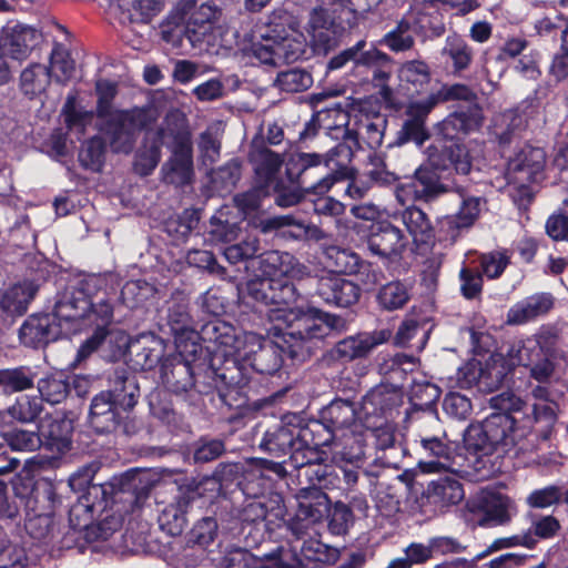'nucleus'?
Here are the masks:
<instances>
[{
  "label": "nucleus",
  "mask_w": 568,
  "mask_h": 568,
  "mask_svg": "<svg viewBox=\"0 0 568 568\" xmlns=\"http://www.w3.org/2000/svg\"><path fill=\"white\" fill-rule=\"evenodd\" d=\"M7 455L9 450L20 453H32L42 447L39 429L28 430L21 427H11L0 433Z\"/></svg>",
  "instance_id": "nucleus-49"
},
{
  "label": "nucleus",
  "mask_w": 568,
  "mask_h": 568,
  "mask_svg": "<svg viewBox=\"0 0 568 568\" xmlns=\"http://www.w3.org/2000/svg\"><path fill=\"white\" fill-rule=\"evenodd\" d=\"M483 123V108L456 109L434 125V138L466 142V136L479 131Z\"/></svg>",
  "instance_id": "nucleus-20"
},
{
  "label": "nucleus",
  "mask_w": 568,
  "mask_h": 568,
  "mask_svg": "<svg viewBox=\"0 0 568 568\" xmlns=\"http://www.w3.org/2000/svg\"><path fill=\"white\" fill-rule=\"evenodd\" d=\"M176 349L175 354L162 359L160 377L169 392L191 397L192 384H194V358L197 353H203V347L196 342H191Z\"/></svg>",
  "instance_id": "nucleus-10"
},
{
  "label": "nucleus",
  "mask_w": 568,
  "mask_h": 568,
  "mask_svg": "<svg viewBox=\"0 0 568 568\" xmlns=\"http://www.w3.org/2000/svg\"><path fill=\"white\" fill-rule=\"evenodd\" d=\"M61 500L55 491L54 484L43 477H39L38 487L31 498L27 501L24 510L27 516L37 519L50 518L54 515L55 507Z\"/></svg>",
  "instance_id": "nucleus-40"
},
{
  "label": "nucleus",
  "mask_w": 568,
  "mask_h": 568,
  "mask_svg": "<svg viewBox=\"0 0 568 568\" xmlns=\"http://www.w3.org/2000/svg\"><path fill=\"white\" fill-rule=\"evenodd\" d=\"M524 402L509 393L490 398V406L496 409L480 424L483 433L497 447L500 454H508L519 445V438L526 437V427L517 425L515 414L521 413Z\"/></svg>",
  "instance_id": "nucleus-7"
},
{
  "label": "nucleus",
  "mask_w": 568,
  "mask_h": 568,
  "mask_svg": "<svg viewBox=\"0 0 568 568\" xmlns=\"http://www.w3.org/2000/svg\"><path fill=\"white\" fill-rule=\"evenodd\" d=\"M408 242L403 231L388 221L372 223L367 235V247L381 258L396 262L402 258Z\"/></svg>",
  "instance_id": "nucleus-24"
},
{
  "label": "nucleus",
  "mask_w": 568,
  "mask_h": 568,
  "mask_svg": "<svg viewBox=\"0 0 568 568\" xmlns=\"http://www.w3.org/2000/svg\"><path fill=\"white\" fill-rule=\"evenodd\" d=\"M413 33L414 30L409 23V18L404 16L396 27L385 33L377 43L387 47L393 52H404L410 50L415 44Z\"/></svg>",
  "instance_id": "nucleus-57"
},
{
  "label": "nucleus",
  "mask_w": 568,
  "mask_h": 568,
  "mask_svg": "<svg viewBox=\"0 0 568 568\" xmlns=\"http://www.w3.org/2000/svg\"><path fill=\"white\" fill-rule=\"evenodd\" d=\"M557 405L554 402L535 403L531 406V417L527 416L525 424L526 436L531 433L535 425H540V437L548 439L557 422Z\"/></svg>",
  "instance_id": "nucleus-52"
},
{
  "label": "nucleus",
  "mask_w": 568,
  "mask_h": 568,
  "mask_svg": "<svg viewBox=\"0 0 568 568\" xmlns=\"http://www.w3.org/2000/svg\"><path fill=\"white\" fill-rule=\"evenodd\" d=\"M430 138V131L420 120L405 119L389 146H403L405 144L413 143L420 149Z\"/></svg>",
  "instance_id": "nucleus-62"
},
{
  "label": "nucleus",
  "mask_w": 568,
  "mask_h": 568,
  "mask_svg": "<svg viewBox=\"0 0 568 568\" xmlns=\"http://www.w3.org/2000/svg\"><path fill=\"white\" fill-rule=\"evenodd\" d=\"M101 280L94 275L75 280L69 284L61 294L63 304L60 305V315L65 323L87 321L95 327L110 328L113 323L114 308L105 298H98Z\"/></svg>",
  "instance_id": "nucleus-5"
},
{
  "label": "nucleus",
  "mask_w": 568,
  "mask_h": 568,
  "mask_svg": "<svg viewBox=\"0 0 568 568\" xmlns=\"http://www.w3.org/2000/svg\"><path fill=\"white\" fill-rule=\"evenodd\" d=\"M283 326H274V339H263L258 348L253 351L250 356L251 367L261 375H274L290 361V365L295 366L305 363L307 359H302L294 356L293 351L302 341L298 336L288 335V320L286 312L283 314Z\"/></svg>",
  "instance_id": "nucleus-8"
},
{
  "label": "nucleus",
  "mask_w": 568,
  "mask_h": 568,
  "mask_svg": "<svg viewBox=\"0 0 568 568\" xmlns=\"http://www.w3.org/2000/svg\"><path fill=\"white\" fill-rule=\"evenodd\" d=\"M267 500H247L242 509L233 506L234 513L227 515L229 525H226V529L236 530L240 526L244 528V525H252L256 530H260L267 514Z\"/></svg>",
  "instance_id": "nucleus-48"
},
{
  "label": "nucleus",
  "mask_w": 568,
  "mask_h": 568,
  "mask_svg": "<svg viewBox=\"0 0 568 568\" xmlns=\"http://www.w3.org/2000/svg\"><path fill=\"white\" fill-rule=\"evenodd\" d=\"M318 415L337 434V432L347 429L355 423L357 413L353 402L335 398L324 406Z\"/></svg>",
  "instance_id": "nucleus-43"
},
{
  "label": "nucleus",
  "mask_w": 568,
  "mask_h": 568,
  "mask_svg": "<svg viewBox=\"0 0 568 568\" xmlns=\"http://www.w3.org/2000/svg\"><path fill=\"white\" fill-rule=\"evenodd\" d=\"M236 471L234 465L219 464L211 476L184 477L175 480L176 491L161 510L158 521L162 530L179 536L187 524V513L197 501H211L220 495L222 480Z\"/></svg>",
  "instance_id": "nucleus-4"
},
{
  "label": "nucleus",
  "mask_w": 568,
  "mask_h": 568,
  "mask_svg": "<svg viewBox=\"0 0 568 568\" xmlns=\"http://www.w3.org/2000/svg\"><path fill=\"white\" fill-rule=\"evenodd\" d=\"M426 154L427 163L445 176H465L473 170V155L466 142L434 138Z\"/></svg>",
  "instance_id": "nucleus-13"
},
{
  "label": "nucleus",
  "mask_w": 568,
  "mask_h": 568,
  "mask_svg": "<svg viewBox=\"0 0 568 568\" xmlns=\"http://www.w3.org/2000/svg\"><path fill=\"white\" fill-rule=\"evenodd\" d=\"M434 93L439 104L448 102H464L465 104L458 105L457 109H471L473 106L481 108L476 91L465 83H443Z\"/></svg>",
  "instance_id": "nucleus-51"
},
{
  "label": "nucleus",
  "mask_w": 568,
  "mask_h": 568,
  "mask_svg": "<svg viewBox=\"0 0 568 568\" xmlns=\"http://www.w3.org/2000/svg\"><path fill=\"white\" fill-rule=\"evenodd\" d=\"M404 404V393L390 384L373 387L362 399L363 422H394Z\"/></svg>",
  "instance_id": "nucleus-15"
},
{
  "label": "nucleus",
  "mask_w": 568,
  "mask_h": 568,
  "mask_svg": "<svg viewBox=\"0 0 568 568\" xmlns=\"http://www.w3.org/2000/svg\"><path fill=\"white\" fill-rule=\"evenodd\" d=\"M106 143L100 135H94L82 145L78 160L80 165L92 172H101L105 163Z\"/></svg>",
  "instance_id": "nucleus-60"
},
{
  "label": "nucleus",
  "mask_w": 568,
  "mask_h": 568,
  "mask_svg": "<svg viewBox=\"0 0 568 568\" xmlns=\"http://www.w3.org/2000/svg\"><path fill=\"white\" fill-rule=\"evenodd\" d=\"M409 298L408 287L398 280L382 285L376 294L378 306L389 312L403 308Z\"/></svg>",
  "instance_id": "nucleus-56"
},
{
  "label": "nucleus",
  "mask_w": 568,
  "mask_h": 568,
  "mask_svg": "<svg viewBox=\"0 0 568 568\" xmlns=\"http://www.w3.org/2000/svg\"><path fill=\"white\" fill-rule=\"evenodd\" d=\"M111 399L126 412L138 404L140 386L136 376L125 367L115 368L109 376V389L105 390Z\"/></svg>",
  "instance_id": "nucleus-33"
},
{
  "label": "nucleus",
  "mask_w": 568,
  "mask_h": 568,
  "mask_svg": "<svg viewBox=\"0 0 568 568\" xmlns=\"http://www.w3.org/2000/svg\"><path fill=\"white\" fill-rule=\"evenodd\" d=\"M85 383V379L74 377L71 384L69 376L62 372H57L39 378L37 381V387L40 393L41 402L44 400L54 405L62 403L68 397L71 392V386H73L78 395H81L80 388L82 384Z\"/></svg>",
  "instance_id": "nucleus-35"
},
{
  "label": "nucleus",
  "mask_w": 568,
  "mask_h": 568,
  "mask_svg": "<svg viewBox=\"0 0 568 568\" xmlns=\"http://www.w3.org/2000/svg\"><path fill=\"white\" fill-rule=\"evenodd\" d=\"M315 294L327 305L347 308L358 303L362 288L345 275L328 272L316 280Z\"/></svg>",
  "instance_id": "nucleus-21"
},
{
  "label": "nucleus",
  "mask_w": 568,
  "mask_h": 568,
  "mask_svg": "<svg viewBox=\"0 0 568 568\" xmlns=\"http://www.w3.org/2000/svg\"><path fill=\"white\" fill-rule=\"evenodd\" d=\"M62 304L60 295L51 313L29 315L19 328L20 343L26 347L40 349L55 342L62 334V322H64L59 312V306Z\"/></svg>",
  "instance_id": "nucleus-14"
},
{
  "label": "nucleus",
  "mask_w": 568,
  "mask_h": 568,
  "mask_svg": "<svg viewBox=\"0 0 568 568\" xmlns=\"http://www.w3.org/2000/svg\"><path fill=\"white\" fill-rule=\"evenodd\" d=\"M443 54L452 60L454 74H460L467 70L474 59L473 48L457 34L446 38Z\"/></svg>",
  "instance_id": "nucleus-53"
},
{
  "label": "nucleus",
  "mask_w": 568,
  "mask_h": 568,
  "mask_svg": "<svg viewBox=\"0 0 568 568\" xmlns=\"http://www.w3.org/2000/svg\"><path fill=\"white\" fill-rule=\"evenodd\" d=\"M151 134L169 150L184 149L193 145L189 120L178 109L169 111L161 125Z\"/></svg>",
  "instance_id": "nucleus-27"
},
{
  "label": "nucleus",
  "mask_w": 568,
  "mask_h": 568,
  "mask_svg": "<svg viewBox=\"0 0 568 568\" xmlns=\"http://www.w3.org/2000/svg\"><path fill=\"white\" fill-rule=\"evenodd\" d=\"M546 152L541 148L525 145L507 162L506 178L508 183L527 189L532 183L544 180Z\"/></svg>",
  "instance_id": "nucleus-16"
},
{
  "label": "nucleus",
  "mask_w": 568,
  "mask_h": 568,
  "mask_svg": "<svg viewBox=\"0 0 568 568\" xmlns=\"http://www.w3.org/2000/svg\"><path fill=\"white\" fill-rule=\"evenodd\" d=\"M508 356L513 358L516 367L529 368L530 376L538 382L548 381L555 369L552 361L546 357L530 336L514 342L508 348Z\"/></svg>",
  "instance_id": "nucleus-25"
},
{
  "label": "nucleus",
  "mask_w": 568,
  "mask_h": 568,
  "mask_svg": "<svg viewBox=\"0 0 568 568\" xmlns=\"http://www.w3.org/2000/svg\"><path fill=\"white\" fill-rule=\"evenodd\" d=\"M214 317L205 322L195 335L205 344V354L212 355L215 352L227 355V357L239 358L240 339L236 335V328L217 317L219 313L211 311Z\"/></svg>",
  "instance_id": "nucleus-23"
},
{
  "label": "nucleus",
  "mask_w": 568,
  "mask_h": 568,
  "mask_svg": "<svg viewBox=\"0 0 568 568\" xmlns=\"http://www.w3.org/2000/svg\"><path fill=\"white\" fill-rule=\"evenodd\" d=\"M554 306V297L549 293L528 296L514 304L507 313V323L520 325L547 314Z\"/></svg>",
  "instance_id": "nucleus-38"
},
{
  "label": "nucleus",
  "mask_w": 568,
  "mask_h": 568,
  "mask_svg": "<svg viewBox=\"0 0 568 568\" xmlns=\"http://www.w3.org/2000/svg\"><path fill=\"white\" fill-rule=\"evenodd\" d=\"M51 83L49 68L41 63H31L20 74L19 88L24 97L30 100L45 92Z\"/></svg>",
  "instance_id": "nucleus-45"
},
{
  "label": "nucleus",
  "mask_w": 568,
  "mask_h": 568,
  "mask_svg": "<svg viewBox=\"0 0 568 568\" xmlns=\"http://www.w3.org/2000/svg\"><path fill=\"white\" fill-rule=\"evenodd\" d=\"M440 175L443 174L428 163L419 165L409 181L398 186L397 196L400 199L404 194L417 202L432 203L449 190L448 185L442 182Z\"/></svg>",
  "instance_id": "nucleus-22"
},
{
  "label": "nucleus",
  "mask_w": 568,
  "mask_h": 568,
  "mask_svg": "<svg viewBox=\"0 0 568 568\" xmlns=\"http://www.w3.org/2000/svg\"><path fill=\"white\" fill-rule=\"evenodd\" d=\"M399 79L410 85L414 93H420L430 83V67L423 60L406 61L399 69ZM408 90H410L409 87Z\"/></svg>",
  "instance_id": "nucleus-55"
},
{
  "label": "nucleus",
  "mask_w": 568,
  "mask_h": 568,
  "mask_svg": "<svg viewBox=\"0 0 568 568\" xmlns=\"http://www.w3.org/2000/svg\"><path fill=\"white\" fill-rule=\"evenodd\" d=\"M313 84L312 74L305 69L290 68L277 73L275 85L285 92L297 93L310 89Z\"/></svg>",
  "instance_id": "nucleus-63"
},
{
  "label": "nucleus",
  "mask_w": 568,
  "mask_h": 568,
  "mask_svg": "<svg viewBox=\"0 0 568 568\" xmlns=\"http://www.w3.org/2000/svg\"><path fill=\"white\" fill-rule=\"evenodd\" d=\"M399 219L419 250H432L436 243V229L426 212L416 205L405 207Z\"/></svg>",
  "instance_id": "nucleus-31"
},
{
  "label": "nucleus",
  "mask_w": 568,
  "mask_h": 568,
  "mask_svg": "<svg viewBox=\"0 0 568 568\" xmlns=\"http://www.w3.org/2000/svg\"><path fill=\"white\" fill-rule=\"evenodd\" d=\"M392 335L393 332L389 328L363 331L348 335L337 341L325 353L324 361L328 365H346L357 359H366L377 346L388 342Z\"/></svg>",
  "instance_id": "nucleus-12"
},
{
  "label": "nucleus",
  "mask_w": 568,
  "mask_h": 568,
  "mask_svg": "<svg viewBox=\"0 0 568 568\" xmlns=\"http://www.w3.org/2000/svg\"><path fill=\"white\" fill-rule=\"evenodd\" d=\"M42 446L51 453L63 455L72 448L74 423L65 415L48 416L38 424Z\"/></svg>",
  "instance_id": "nucleus-26"
},
{
  "label": "nucleus",
  "mask_w": 568,
  "mask_h": 568,
  "mask_svg": "<svg viewBox=\"0 0 568 568\" xmlns=\"http://www.w3.org/2000/svg\"><path fill=\"white\" fill-rule=\"evenodd\" d=\"M362 47L354 59L355 68H366L372 71V82L383 91H389L388 81L393 71V59L378 50L374 44L369 49Z\"/></svg>",
  "instance_id": "nucleus-32"
},
{
  "label": "nucleus",
  "mask_w": 568,
  "mask_h": 568,
  "mask_svg": "<svg viewBox=\"0 0 568 568\" xmlns=\"http://www.w3.org/2000/svg\"><path fill=\"white\" fill-rule=\"evenodd\" d=\"M481 368L483 392L491 393L513 378L516 366L513 358L508 356V353L504 355L503 353L494 352L484 364L481 363Z\"/></svg>",
  "instance_id": "nucleus-36"
},
{
  "label": "nucleus",
  "mask_w": 568,
  "mask_h": 568,
  "mask_svg": "<svg viewBox=\"0 0 568 568\" xmlns=\"http://www.w3.org/2000/svg\"><path fill=\"white\" fill-rule=\"evenodd\" d=\"M41 41V32L32 27L22 24L4 28L0 36L2 49L12 60L18 61L27 59Z\"/></svg>",
  "instance_id": "nucleus-28"
},
{
  "label": "nucleus",
  "mask_w": 568,
  "mask_h": 568,
  "mask_svg": "<svg viewBox=\"0 0 568 568\" xmlns=\"http://www.w3.org/2000/svg\"><path fill=\"white\" fill-rule=\"evenodd\" d=\"M72 490H84L77 505L69 510V521L73 529H84L92 523L94 513H102L119 501L140 505L151 491L150 483H142L138 474L126 471L110 481L93 484L92 477L85 473H74L69 478Z\"/></svg>",
  "instance_id": "nucleus-1"
},
{
  "label": "nucleus",
  "mask_w": 568,
  "mask_h": 568,
  "mask_svg": "<svg viewBox=\"0 0 568 568\" xmlns=\"http://www.w3.org/2000/svg\"><path fill=\"white\" fill-rule=\"evenodd\" d=\"M213 29L211 7L202 6L199 11L193 12L182 28V34L193 45L204 41L205 37Z\"/></svg>",
  "instance_id": "nucleus-54"
},
{
  "label": "nucleus",
  "mask_w": 568,
  "mask_h": 568,
  "mask_svg": "<svg viewBox=\"0 0 568 568\" xmlns=\"http://www.w3.org/2000/svg\"><path fill=\"white\" fill-rule=\"evenodd\" d=\"M286 312L288 320V335L298 336L302 343L294 356L310 359L317 348L318 342L329 335L331 332L343 333L348 329V321L337 314H333L314 306L292 307Z\"/></svg>",
  "instance_id": "nucleus-6"
},
{
  "label": "nucleus",
  "mask_w": 568,
  "mask_h": 568,
  "mask_svg": "<svg viewBox=\"0 0 568 568\" xmlns=\"http://www.w3.org/2000/svg\"><path fill=\"white\" fill-rule=\"evenodd\" d=\"M210 503L212 514L195 520L186 534V544L190 547L207 550L216 541L220 527L226 529V525H229L227 515L234 513L231 503H212V500Z\"/></svg>",
  "instance_id": "nucleus-19"
},
{
  "label": "nucleus",
  "mask_w": 568,
  "mask_h": 568,
  "mask_svg": "<svg viewBox=\"0 0 568 568\" xmlns=\"http://www.w3.org/2000/svg\"><path fill=\"white\" fill-rule=\"evenodd\" d=\"M170 151L171 156L162 166L165 181L176 185L189 184L194 175L193 145Z\"/></svg>",
  "instance_id": "nucleus-41"
},
{
  "label": "nucleus",
  "mask_w": 568,
  "mask_h": 568,
  "mask_svg": "<svg viewBox=\"0 0 568 568\" xmlns=\"http://www.w3.org/2000/svg\"><path fill=\"white\" fill-rule=\"evenodd\" d=\"M334 459L337 463L349 464L362 467L366 459V439L363 434L344 436L342 447L335 453Z\"/></svg>",
  "instance_id": "nucleus-61"
},
{
  "label": "nucleus",
  "mask_w": 568,
  "mask_h": 568,
  "mask_svg": "<svg viewBox=\"0 0 568 568\" xmlns=\"http://www.w3.org/2000/svg\"><path fill=\"white\" fill-rule=\"evenodd\" d=\"M406 17L409 18L414 33L425 39L438 38L445 32L444 17L434 0L425 1Z\"/></svg>",
  "instance_id": "nucleus-34"
},
{
  "label": "nucleus",
  "mask_w": 568,
  "mask_h": 568,
  "mask_svg": "<svg viewBox=\"0 0 568 568\" xmlns=\"http://www.w3.org/2000/svg\"><path fill=\"white\" fill-rule=\"evenodd\" d=\"M38 372L28 365L0 369V389L4 394L24 392L34 387Z\"/></svg>",
  "instance_id": "nucleus-47"
},
{
  "label": "nucleus",
  "mask_w": 568,
  "mask_h": 568,
  "mask_svg": "<svg viewBox=\"0 0 568 568\" xmlns=\"http://www.w3.org/2000/svg\"><path fill=\"white\" fill-rule=\"evenodd\" d=\"M106 392L97 394L90 404L89 423L97 434L135 435L140 425L124 408L116 405Z\"/></svg>",
  "instance_id": "nucleus-11"
},
{
  "label": "nucleus",
  "mask_w": 568,
  "mask_h": 568,
  "mask_svg": "<svg viewBox=\"0 0 568 568\" xmlns=\"http://www.w3.org/2000/svg\"><path fill=\"white\" fill-rule=\"evenodd\" d=\"M223 439L201 436L190 446L191 460L194 465H203L219 459L225 454Z\"/></svg>",
  "instance_id": "nucleus-58"
},
{
  "label": "nucleus",
  "mask_w": 568,
  "mask_h": 568,
  "mask_svg": "<svg viewBox=\"0 0 568 568\" xmlns=\"http://www.w3.org/2000/svg\"><path fill=\"white\" fill-rule=\"evenodd\" d=\"M192 323L187 305L174 303L169 306L165 323L161 325V329L166 334H171L174 337L176 348H180L185 343H191L192 337L195 336Z\"/></svg>",
  "instance_id": "nucleus-37"
},
{
  "label": "nucleus",
  "mask_w": 568,
  "mask_h": 568,
  "mask_svg": "<svg viewBox=\"0 0 568 568\" xmlns=\"http://www.w3.org/2000/svg\"><path fill=\"white\" fill-rule=\"evenodd\" d=\"M418 438L417 442H419L422 453L425 457L450 462L453 449L444 430L439 429L434 434L424 432L418 434Z\"/></svg>",
  "instance_id": "nucleus-59"
},
{
  "label": "nucleus",
  "mask_w": 568,
  "mask_h": 568,
  "mask_svg": "<svg viewBox=\"0 0 568 568\" xmlns=\"http://www.w3.org/2000/svg\"><path fill=\"white\" fill-rule=\"evenodd\" d=\"M297 417L285 416L280 423L268 426L258 443V449L272 457L288 456L302 449Z\"/></svg>",
  "instance_id": "nucleus-17"
},
{
  "label": "nucleus",
  "mask_w": 568,
  "mask_h": 568,
  "mask_svg": "<svg viewBox=\"0 0 568 568\" xmlns=\"http://www.w3.org/2000/svg\"><path fill=\"white\" fill-rule=\"evenodd\" d=\"M225 465L224 463H222ZM236 466V471L232 475H227L222 480V493H225V489L229 487V483H235L236 488L242 493L246 500H263L268 499L270 495L276 494L273 491L272 479L266 478L262 473L256 471L254 468L240 473L239 464H233Z\"/></svg>",
  "instance_id": "nucleus-29"
},
{
  "label": "nucleus",
  "mask_w": 568,
  "mask_h": 568,
  "mask_svg": "<svg viewBox=\"0 0 568 568\" xmlns=\"http://www.w3.org/2000/svg\"><path fill=\"white\" fill-rule=\"evenodd\" d=\"M442 389L434 383H415L412 386L409 402L414 412L429 413L430 422L438 425L435 417L437 413V403L440 398Z\"/></svg>",
  "instance_id": "nucleus-44"
},
{
  "label": "nucleus",
  "mask_w": 568,
  "mask_h": 568,
  "mask_svg": "<svg viewBox=\"0 0 568 568\" xmlns=\"http://www.w3.org/2000/svg\"><path fill=\"white\" fill-rule=\"evenodd\" d=\"M194 368L192 393L210 396L213 404L216 396L219 404L229 408L245 405L244 388L248 378L239 358L227 357L220 352L212 355L197 353L194 358Z\"/></svg>",
  "instance_id": "nucleus-3"
},
{
  "label": "nucleus",
  "mask_w": 568,
  "mask_h": 568,
  "mask_svg": "<svg viewBox=\"0 0 568 568\" xmlns=\"http://www.w3.org/2000/svg\"><path fill=\"white\" fill-rule=\"evenodd\" d=\"M42 410L43 405L39 397L22 395L8 408V414L12 419L27 424L36 422Z\"/></svg>",
  "instance_id": "nucleus-64"
},
{
  "label": "nucleus",
  "mask_w": 568,
  "mask_h": 568,
  "mask_svg": "<svg viewBox=\"0 0 568 568\" xmlns=\"http://www.w3.org/2000/svg\"><path fill=\"white\" fill-rule=\"evenodd\" d=\"M423 496L429 504L447 507L460 503L465 493L463 484L458 479L444 476L428 483Z\"/></svg>",
  "instance_id": "nucleus-39"
},
{
  "label": "nucleus",
  "mask_w": 568,
  "mask_h": 568,
  "mask_svg": "<svg viewBox=\"0 0 568 568\" xmlns=\"http://www.w3.org/2000/svg\"><path fill=\"white\" fill-rule=\"evenodd\" d=\"M162 146L151 133L146 132L134 154V172L140 176L151 175L161 161Z\"/></svg>",
  "instance_id": "nucleus-46"
},
{
  "label": "nucleus",
  "mask_w": 568,
  "mask_h": 568,
  "mask_svg": "<svg viewBox=\"0 0 568 568\" xmlns=\"http://www.w3.org/2000/svg\"><path fill=\"white\" fill-rule=\"evenodd\" d=\"M292 153L286 158L284 154L271 150L264 141H253L247 154V161L253 170V179L267 187L278 186L281 170L285 168L287 178V162Z\"/></svg>",
  "instance_id": "nucleus-18"
},
{
  "label": "nucleus",
  "mask_w": 568,
  "mask_h": 568,
  "mask_svg": "<svg viewBox=\"0 0 568 568\" xmlns=\"http://www.w3.org/2000/svg\"><path fill=\"white\" fill-rule=\"evenodd\" d=\"M509 497L497 491H483L471 506L473 511L481 516L478 524L483 527L505 525L510 521Z\"/></svg>",
  "instance_id": "nucleus-30"
},
{
  "label": "nucleus",
  "mask_w": 568,
  "mask_h": 568,
  "mask_svg": "<svg viewBox=\"0 0 568 568\" xmlns=\"http://www.w3.org/2000/svg\"><path fill=\"white\" fill-rule=\"evenodd\" d=\"M297 516L311 523L321 521L328 511V496L318 487H305L298 490Z\"/></svg>",
  "instance_id": "nucleus-42"
},
{
  "label": "nucleus",
  "mask_w": 568,
  "mask_h": 568,
  "mask_svg": "<svg viewBox=\"0 0 568 568\" xmlns=\"http://www.w3.org/2000/svg\"><path fill=\"white\" fill-rule=\"evenodd\" d=\"M298 423L300 442L302 448L306 445L315 447L329 446L336 438V433L324 423L323 417L310 419L306 424Z\"/></svg>",
  "instance_id": "nucleus-50"
},
{
  "label": "nucleus",
  "mask_w": 568,
  "mask_h": 568,
  "mask_svg": "<svg viewBox=\"0 0 568 568\" xmlns=\"http://www.w3.org/2000/svg\"><path fill=\"white\" fill-rule=\"evenodd\" d=\"M158 119L154 110L148 106L122 110L105 122V132L110 136L115 152L130 153L139 132L146 130Z\"/></svg>",
  "instance_id": "nucleus-9"
},
{
  "label": "nucleus",
  "mask_w": 568,
  "mask_h": 568,
  "mask_svg": "<svg viewBox=\"0 0 568 568\" xmlns=\"http://www.w3.org/2000/svg\"><path fill=\"white\" fill-rule=\"evenodd\" d=\"M354 153L347 142H338L325 153L293 152L287 162V178L314 191L315 195H325L335 184L352 176Z\"/></svg>",
  "instance_id": "nucleus-2"
}]
</instances>
